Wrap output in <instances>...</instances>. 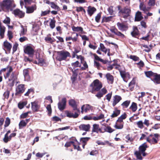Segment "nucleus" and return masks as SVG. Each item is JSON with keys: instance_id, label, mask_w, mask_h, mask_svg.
Wrapping results in <instances>:
<instances>
[{"instance_id": "51", "label": "nucleus", "mask_w": 160, "mask_h": 160, "mask_svg": "<svg viewBox=\"0 0 160 160\" xmlns=\"http://www.w3.org/2000/svg\"><path fill=\"white\" fill-rule=\"evenodd\" d=\"M94 66L98 69L99 70L100 69L101 66L99 62L94 61Z\"/></svg>"}, {"instance_id": "2", "label": "nucleus", "mask_w": 160, "mask_h": 160, "mask_svg": "<svg viewBox=\"0 0 160 160\" xmlns=\"http://www.w3.org/2000/svg\"><path fill=\"white\" fill-rule=\"evenodd\" d=\"M16 5L13 0H3L0 3V12L2 11H12Z\"/></svg>"}, {"instance_id": "8", "label": "nucleus", "mask_w": 160, "mask_h": 160, "mask_svg": "<svg viewBox=\"0 0 160 160\" xmlns=\"http://www.w3.org/2000/svg\"><path fill=\"white\" fill-rule=\"evenodd\" d=\"M26 9V13L28 14L32 13L37 9V6L36 4H33L31 6H25Z\"/></svg>"}, {"instance_id": "13", "label": "nucleus", "mask_w": 160, "mask_h": 160, "mask_svg": "<svg viewBox=\"0 0 160 160\" xmlns=\"http://www.w3.org/2000/svg\"><path fill=\"white\" fill-rule=\"evenodd\" d=\"M65 113L67 117L73 118H77L78 116L79 113V112H78L76 111L74 114L73 113L68 111H66Z\"/></svg>"}, {"instance_id": "21", "label": "nucleus", "mask_w": 160, "mask_h": 160, "mask_svg": "<svg viewBox=\"0 0 160 160\" xmlns=\"http://www.w3.org/2000/svg\"><path fill=\"white\" fill-rule=\"evenodd\" d=\"M92 132H96L98 133L99 132L101 133H103L101 129L99 128L98 124H94L93 125V128L92 130Z\"/></svg>"}, {"instance_id": "18", "label": "nucleus", "mask_w": 160, "mask_h": 160, "mask_svg": "<svg viewBox=\"0 0 160 160\" xmlns=\"http://www.w3.org/2000/svg\"><path fill=\"white\" fill-rule=\"evenodd\" d=\"M91 127L89 124H81L79 126V128L80 130L88 132L89 131Z\"/></svg>"}, {"instance_id": "62", "label": "nucleus", "mask_w": 160, "mask_h": 160, "mask_svg": "<svg viewBox=\"0 0 160 160\" xmlns=\"http://www.w3.org/2000/svg\"><path fill=\"white\" fill-rule=\"evenodd\" d=\"M74 142L73 141H71L70 142H68L65 144L64 146L67 148L70 147L72 144H73Z\"/></svg>"}, {"instance_id": "46", "label": "nucleus", "mask_w": 160, "mask_h": 160, "mask_svg": "<svg viewBox=\"0 0 160 160\" xmlns=\"http://www.w3.org/2000/svg\"><path fill=\"white\" fill-rule=\"evenodd\" d=\"M130 103V100H127L123 102L121 104V106H122L123 108H127L129 105Z\"/></svg>"}, {"instance_id": "38", "label": "nucleus", "mask_w": 160, "mask_h": 160, "mask_svg": "<svg viewBox=\"0 0 160 160\" xmlns=\"http://www.w3.org/2000/svg\"><path fill=\"white\" fill-rule=\"evenodd\" d=\"M153 81L155 83L157 84L160 83V75H155Z\"/></svg>"}, {"instance_id": "55", "label": "nucleus", "mask_w": 160, "mask_h": 160, "mask_svg": "<svg viewBox=\"0 0 160 160\" xmlns=\"http://www.w3.org/2000/svg\"><path fill=\"white\" fill-rule=\"evenodd\" d=\"M10 22V19L9 17H6L3 21V22L6 24H9Z\"/></svg>"}, {"instance_id": "49", "label": "nucleus", "mask_w": 160, "mask_h": 160, "mask_svg": "<svg viewBox=\"0 0 160 160\" xmlns=\"http://www.w3.org/2000/svg\"><path fill=\"white\" fill-rule=\"evenodd\" d=\"M27 103V101H24L22 102H20L18 104V107L20 109H22L24 106L26 105Z\"/></svg>"}, {"instance_id": "15", "label": "nucleus", "mask_w": 160, "mask_h": 160, "mask_svg": "<svg viewBox=\"0 0 160 160\" xmlns=\"http://www.w3.org/2000/svg\"><path fill=\"white\" fill-rule=\"evenodd\" d=\"M69 105L71 106L74 111H77L78 112H80V110L78 108L77 105L75 100L71 99L69 101Z\"/></svg>"}, {"instance_id": "27", "label": "nucleus", "mask_w": 160, "mask_h": 160, "mask_svg": "<svg viewBox=\"0 0 160 160\" xmlns=\"http://www.w3.org/2000/svg\"><path fill=\"white\" fill-rule=\"evenodd\" d=\"M133 31L131 32V34L132 37H135L139 34L138 30L137 27L136 26L133 27Z\"/></svg>"}, {"instance_id": "39", "label": "nucleus", "mask_w": 160, "mask_h": 160, "mask_svg": "<svg viewBox=\"0 0 160 160\" xmlns=\"http://www.w3.org/2000/svg\"><path fill=\"white\" fill-rule=\"evenodd\" d=\"M11 132L10 130L8 131L7 133L5 134L4 138H3V140L5 142H7L8 141L11 140V138H9L10 136H8V134Z\"/></svg>"}, {"instance_id": "12", "label": "nucleus", "mask_w": 160, "mask_h": 160, "mask_svg": "<svg viewBox=\"0 0 160 160\" xmlns=\"http://www.w3.org/2000/svg\"><path fill=\"white\" fill-rule=\"evenodd\" d=\"M66 100L65 98H63L61 102L58 103V107L59 109L62 111L65 108L66 105Z\"/></svg>"}, {"instance_id": "7", "label": "nucleus", "mask_w": 160, "mask_h": 160, "mask_svg": "<svg viewBox=\"0 0 160 160\" xmlns=\"http://www.w3.org/2000/svg\"><path fill=\"white\" fill-rule=\"evenodd\" d=\"M24 52L30 57H32L33 56L34 49L30 46H27L24 47Z\"/></svg>"}, {"instance_id": "24", "label": "nucleus", "mask_w": 160, "mask_h": 160, "mask_svg": "<svg viewBox=\"0 0 160 160\" xmlns=\"http://www.w3.org/2000/svg\"><path fill=\"white\" fill-rule=\"evenodd\" d=\"M32 109L33 111L36 112L38 111L40 106L36 102H31Z\"/></svg>"}, {"instance_id": "4", "label": "nucleus", "mask_w": 160, "mask_h": 160, "mask_svg": "<svg viewBox=\"0 0 160 160\" xmlns=\"http://www.w3.org/2000/svg\"><path fill=\"white\" fill-rule=\"evenodd\" d=\"M90 86L92 88L91 92L94 93V91H98L102 87V84L98 80H94L91 83Z\"/></svg>"}, {"instance_id": "40", "label": "nucleus", "mask_w": 160, "mask_h": 160, "mask_svg": "<svg viewBox=\"0 0 160 160\" xmlns=\"http://www.w3.org/2000/svg\"><path fill=\"white\" fill-rule=\"evenodd\" d=\"M120 111L119 110L116 109L113 112V113L111 115L112 118L118 116L120 113Z\"/></svg>"}, {"instance_id": "35", "label": "nucleus", "mask_w": 160, "mask_h": 160, "mask_svg": "<svg viewBox=\"0 0 160 160\" xmlns=\"http://www.w3.org/2000/svg\"><path fill=\"white\" fill-rule=\"evenodd\" d=\"M28 69H26L23 70V75L25 79L28 80L29 79V77L28 74Z\"/></svg>"}, {"instance_id": "58", "label": "nucleus", "mask_w": 160, "mask_h": 160, "mask_svg": "<svg viewBox=\"0 0 160 160\" xmlns=\"http://www.w3.org/2000/svg\"><path fill=\"white\" fill-rule=\"evenodd\" d=\"M18 44L17 43H15L13 46V48H12V50H13V52L14 53L15 52H16L17 49L18 47Z\"/></svg>"}, {"instance_id": "48", "label": "nucleus", "mask_w": 160, "mask_h": 160, "mask_svg": "<svg viewBox=\"0 0 160 160\" xmlns=\"http://www.w3.org/2000/svg\"><path fill=\"white\" fill-rule=\"evenodd\" d=\"M50 6L52 8L57 10L58 11L60 10L59 7L53 2L51 3Z\"/></svg>"}, {"instance_id": "16", "label": "nucleus", "mask_w": 160, "mask_h": 160, "mask_svg": "<svg viewBox=\"0 0 160 160\" xmlns=\"http://www.w3.org/2000/svg\"><path fill=\"white\" fill-rule=\"evenodd\" d=\"M110 30L111 32L114 33L117 36H120L122 38H123L124 36V35L123 34L118 31V30L114 27H111Z\"/></svg>"}, {"instance_id": "52", "label": "nucleus", "mask_w": 160, "mask_h": 160, "mask_svg": "<svg viewBox=\"0 0 160 160\" xmlns=\"http://www.w3.org/2000/svg\"><path fill=\"white\" fill-rule=\"evenodd\" d=\"M90 138L89 137H86V138H81V141L83 143H86V144L87 142L88 141V140L90 139Z\"/></svg>"}, {"instance_id": "56", "label": "nucleus", "mask_w": 160, "mask_h": 160, "mask_svg": "<svg viewBox=\"0 0 160 160\" xmlns=\"http://www.w3.org/2000/svg\"><path fill=\"white\" fill-rule=\"evenodd\" d=\"M79 62L78 61H76V62L72 63L71 65L73 69L75 68L78 67L79 66Z\"/></svg>"}, {"instance_id": "36", "label": "nucleus", "mask_w": 160, "mask_h": 160, "mask_svg": "<svg viewBox=\"0 0 160 160\" xmlns=\"http://www.w3.org/2000/svg\"><path fill=\"white\" fill-rule=\"evenodd\" d=\"M114 131V130L112 128L109 126H105L104 128V131H103V132H107L109 133H111Z\"/></svg>"}, {"instance_id": "60", "label": "nucleus", "mask_w": 160, "mask_h": 160, "mask_svg": "<svg viewBox=\"0 0 160 160\" xmlns=\"http://www.w3.org/2000/svg\"><path fill=\"white\" fill-rule=\"evenodd\" d=\"M30 112H27L22 114L20 116V118H25L27 117L29 113Z\"/></svg>"}, {"instance_id": "10", "label": "nucleus", "mask_w": 160, "mask_h": 160, "mask_svg": "<svg viewBox=\"0 0 160 160\" xmlns=\"http://www.w3.org/2000/svg\"><path fill=\"white\" fill-rule=\"evenodd\" d=\"M13 13L15 16H18L20 18H23L25 13L24 12L20 10L19 9H17L13 11Z\"/></svg>"}, {"instance_id": "5", "label": "nucleus", "mask_w": 160, "mask_h": 160, "mask_svg": "<svg viewBox=\"0 0 160 160\" xmlns=\"http://www.w3.org/2000/svg\"><path fill=\"white\" fill-rule=\"evenodd\" d=\"M159 140V135L157 133L152 134L146 138L147 141L151 144L157 143Z\"/></svg>"}, {"instance_id": "61", "label": "nucleus", "mask_w": 160, "mask_h": 160, "mask_svg": "<svg viewBox=\"0 0 160 160\" xmlns=\"http://www.w3.org/2000/svg\"><path fill=\"white\" fill-rule=\"evenodd\" d=\"M101 17V14L100 13H98L95 17V21L97 22H99V21Z\"/></svg>"}, {"instance_id": "14", "label": "nucleus", "mask_w": 160, "mask_h": 160, "mask_svg": "<svg viewBox=\"0 0 160 160\" xmlns=\"http://www.w3.org/2000/svg\"><path fill=\"white\" fill-rule=\"evenodd\" d=\"M117 24L118 29L122 31H126L128 29V26L123 22H118Z\"/></svg>"}, {"instance_id": "23", "label": "nucleus", "mask_w": 160, "mask_h": 160, "mask_svg": "<svg viewBox=\"0 0 160 160\" xmlns=\"http://www.w3.org/2000/svg\"><path fill=\"white\" fill-rule=\"evenodd\" d=\"M105 76L109 83L112 84L113 83L114 78L113 76L110 73H107Z\"/></svg>"}, {"instance_id": "25", "label": "nucleus", "mask_w": 160, "mask_h": 160, "mask_svg": "<svg viewBox=\"0 0 160 160\" xmlns=\"http://www.w3.org/2000/svg\"><path fill=\"white\" fill-rule=\"evenodd\" d=\"M143 19L141 12L140 11H138L136 13L135 17V21H139Z\"/></svg>"}, {"instance_id": "1", "label": "nucleus", "mask_w": 160, "mask_h": 160, "mask_svg": "<svg viewBox=\"0 0 160 160\" xmlns=\"http://www.w3.org/2000/svg\"><path fill=\"white\" fill-rule=\"evenodd\" d=\"M12 68L10 66H8L7 72L4 76L5 79L9 78L8 84V86L11 87L13 86L14 82L17 79V74L15 72H13L10 76V73L12 72Z\"/></svg>"}, {"instance_id": "37", "label": "nucleus", "mask_w": 160, "mask_h": 160, "mask_svg": "<svg viewBox=\"0 0 160 160\" xmlns=\"http://www.w3.org/2000/svg\"><path fill=\"white\" fill-rule=\"evenodd\" d=\"M5 30V27L0 25V36L1 38L4 37Z\"/></svg>"}, {"instance_id": "43", "label": "nucleus", "mask_w": 160, "mask_h": 160, "mask_svg": "<svg viewBox=\"0 0 160 160\" xmlns=\"http://www.w3.org/2000/svg\"><path fill=\"white\" fill-rule=\"evenodd\" d=\"M27 125V122L24 120H21L19 124V129H20L22 128L23 127L26 126Z\"/></svg>"}, {"instance_id": "64", "label": "nucleus", "mask_w": 160, "mask_h": 160, "mask_svg": "<svg viewBox=\"0 0 160 160\" xmlns=\"http://www.w3.org/2000/svg\"><path fill=\"white\" fill-rule=\"evenodd\" d=\"M45 40L47 42H48L50 43H52L54 42V40H53L51 37H47L45 38Z\"/></svg>"}, {"instance_id": "29", "label": "nucleus", "mask_w": 160, "mask_h": 160, "mask_svg": "<svg viewBox=\"0 0 160 160\" xmlns=\"http://www.w3.org/2000/svg\"><path fill=\"white\" fill-rule=\"evenodd\" d=\"M152 45L150 44L149 46H148L147 45L142 44L141 45V48H143L142 47L145 48L146 49H144L143 50L147 52H149L152 49Z\"/></svg>"}, {"instance_id": "59", "label": "nucleus", "mask_w": 160, "mask_h": 160, "mask_svg": "<svg viewBox=\"0 0 160 160\" xmlns=\"http://www.w3.org/2000/svg\"><path fill=\"white\" fill-rule=\"evenodd\" d=\"M21 28L22 30L20 33V35L21 36H23L24 35L26 32V30L24 29L23 26H22Z\"/></svg>"}, {"instance_id": "47", "label": "nucleus", "mask_w": 160, "mask_h": 160, "mask_svg": "<svg viewBox=\"0 0 160 160\" xmlns=\"http://www.w3.org/2000/svg\"><path fill=\"white\" fill-rule=\"evenodd\" d=\"M56 21L54 19H51L49 23V26L51 28L53 29L55 26Z\"/></svg>"}, {"instance_id": "53", "label": "nucleus", "mask_w": 160, "mask_h": 160, "mask_svg": "<svg viewBox=\"0 0 160 160\" xmlns=\"http://www.w3.org/2000/svg\"><path fill=\"white\" fill-rule=\"evenodd\" d=\"M10 120L9 118L8 117H7L6 118V120L5 121V123L4 124L5 127H8L10 124Z\"/></svg>"}, {"instance_id": "50", "label": "nucleus", "mask_w": 160, "mask_h": 160, "mask_svg": "<svg viewBox=\"0 0 160 160\" xmlns=\"http://www.w3.org/2000/svg\"><path fill=\"white\" fill-rule=\"evenodd\" d=\"M50 12V11L49 10L43 11H42L40 15L41 16H44L48 14Z\"/></svg>"}, {"instance_id": "6", "label": "nucleus", "mask_w": 160, "mask_h": 160, "mask_svg": "<svg viewBox=\"0 0 160 160\" xmlns=\"http://www.w3.org/2000/svg\"><path fill=\"white\" fill-rule=\"evenodd\" d=\"M70 56V53L66 51H61L58 52V55L56 58L57 60L59 61L65 60L67 57Z\"/></svg>"}, {"instance_id": "41", "label": "nucleus", "mask_w": 160, "mask_h": 160, "mask_svg": "<svg viewBox=\"0 0 160 160\" xmlns=\"http://www.w3.org/2000/svg\"><path fill=\"white\" fill-rule=\"evenodd\" d=\"M142 153L138 151H136L134 152V154L136 157L137 159L141 160L142 159V158L141 156Z\"/></svg>"}, {"instance_id": "34", "label": "nucleus", "mask_w": 160, "mask_h": 160, "mask_svg": "<svg viewBox=\"0 0 160 160\" xmlns=\"http://www.w3.org/2000/svg\"><path fill=\"white\" fill-rule=\"evenodd\" d=\"M136 124L138 127L140 129H142L144 127L143 123L142 120L136 122Z\"/></svg>"}, {"instance_id": "45", "label": "nucleus", "mask_w": 160, "mask_h": 160, "mask_svg": "<svg viewBox=\"0 0 160 160\" xmlns=\"http://www.w3.org/2000/svg\"><path fill=\"white\" fill-rule=\"evenodd\" d=\"M112 18V16H110L106 17H103L102 20V22H108L111 21Z\"/></svg>"}, {"instance_id": "17", "label": "nucleus", "mask_w": 160, "mask_h": 160, "mask_svg": "<svg viewBox=\"0 0 160 160\" xmlns=\"http://www.w3.org/2000/svg\"><path fill=\"white\" fill-rule=\"evenodd\" d=\"M92 107L89 104L83 105L81 107V112L82 113L84 112H86L91 110H92Z\"/></svg>"}, {"instance_id": "20", "label": "nucleus", "mask_w": 160, "mask_h": 160, "mask_svg": "<svg viewBox=\"0 0 160 160\" xmlns=\"http://www.w3.org/2000/svg\"><path fill=\"white\" fill-rule=\"evenodd\" d=\"M72 29L74 32H79V34L85 33L83 28L80 27H75L73 26L72 27Z\"/></svg>"}, {"instance_id": "31", "label": "nucleus", "mask_w": 160, "mask_h": 160, "mask_svg": "<svg viewBox=\"0 0 160 160\" xmlns=\"http://www.w3.org/2000/svg\"><path fill=\"white\" fill-rule=\"evenodd\" d=\"M79 34L78 33L75 32L72 33V41L74 42L77 41L78 40V37Z\"/></svg>"}, {"instance_id": "22", "label": "nucleus", "mask_w": 160, "mask_h": 160, "mask_svg": "<svg viewBox=\"0 0 160 160\" xmlns=\"http://www.w3.org/2000/svg\"><path fill=\"white\" fill-rule=\"evenodd\" d=\"M99 49H100L101 51L104 52L105 53H106L108 52V55L109 56V53L110 52V50L109 49H107L104 46L103 44L102 43H100V48H99Z\"/></svg>"}, {"instance_id": "9", "label": "nucleus", "mask_w": 160, "mask_h": 160, "mask_svg": "<svg viewBox=\"0 0 160 160\" xmlns=\"http://www.w3.org/2000/svg\"><path fill=\"white\" fill-rule=\"evenodd\" d=\"M148 148V146L145 142L142 144L139 147L138 151L142 153L143 157L145 156L146 155V153L145 152V151Z\"/></svg>"}, {"instance_id": "11", "label": "nucleus", "mask_w": 160, "mask_h": 160, "mask_svg": "<svg viewBox=\"0 0 160 160\" xmlns=\"http://www.w3.org/2000/svg\"><path fill=\"white\" fill-rule=\"evenodd\" d=\"M25 90L24 85L20 84L16 88L15 95H17L22 93L25 91Z\"/></svg>"}, {"instance_id": "19", "label": "nucleus", "mask_w": 160, "mask_h": 160, "mask_svg": "<svg viewBox=\"0 0 160 160\" xmlns=\"http://www.w3.org/2000/svg\"><path fill=\"white\" fill-rule=\"evenodd\" d=\"M122 99V98L119 95H116L113 97V102L112 105L113 107L115 106Z\"/></svg>"}, {"instance_id": "57", "label": "nucleus", "mask_w": 160, "mask_h": 160, "mask_svg": "<svg viewBox=\"0 0 160 160\" xmlns=\"http://www.w3.org/2000/svg\"><path fill=\"white\" fill-rule=\"evenodd\" d=\"M130 58L135 61H138L139 60V58L138 57L134 55L130 56Z\"/></svg>"}, {"instance_id": "28", "label": "nucleus", "mask_w": 160, "mask_h": 160, "mask_svg": "<svg viewBox=\"0 0 160 160\" xmlns=\"http://www.w3.org/2000/svg\"><path fill=\"white\" fill-rule=\"evenodd\" d=\"M96 9L95 8L89 6L88 9V14L90 16H91L96 11Z\"/></svg>"}, {"instance_id": "63", "label": "nucleus", "mask_w": 160, "mask_h": 160, "mask_svg": "<svg viewBox=\"0 0 160 160\" xmlns=\"http://www.w3.org/2000/svg\"><path fill=\"white\" fill-rule=\"evenodd\" d=\"M79 36L81 37L82 39L84 41H89V38L85 35H82L79 34Z\"/></svg>"}, {"instance_id": "30", "label": "nucleus", "mask_w": 160, "mask_h": 160, "mask_svg": "<svg viewBox=\"0 0 160 160\" xmlns=\"http://www.w3.org/2000/svg\"><path fill=\"white\" fill-rule=\"evenodd\" d=\"M114 127L116 129H122L123 127V123L116 122Z\"/></svg>"}, {"instance_id": "42", "label": "nucleus", "mask_w": 160, "mask_h": 160, "mask_svg": "<svg viewBox=\"0 0 160 160\" xmlns=\"http://www.w3.org/2000/svg\"><path fill=\"white\" fill-rule=\"evenodd\" d=\"M104 115L102 114H101L99 116L94 117L92 118V119L95 121L104 118Z\"/></svg>"}, {"instance_id": "33", "label": "nucleus", "mask_w": 160, "mask_h": 160, "mask_svg": "<svg viewBox=\"0 0 160 160\" xmlns=\"http://www.w3.org/2000/svg\"><path fill=\"white\" fill-rule=\"evenodd\" d=\"M139 8L140 9L143 11L144 13H146V12L148 10V9L146 8V6L144 4L143 2H141L140 3Z\"/></svg>"}, {"instance_id": "54", "label": "nucleus", "mask_w": 160, "mask_h": 160, "mask_svg": "<svg viewBox=\"0 0 160 160\" xmlns=\"http://www.w3.org/2000/svg\"><path fill=\"white\" fill-rule=\"evenodd\" d=\"M140 92H138V94H140ZM141 95L138 96V100L139 101H140L141 100H142V98L144 97V96H145L146 95V93L144 92H142L140 93Z\"/></svg>"}, {"instance_id": "44", "label": "nucleus", "mask_w": 160, "mask_h": 160, "mask_svg": "<svg viewBox=\"0 0 160 160\" xmlns=\"http://www.w3.org/2000/svg\"><path fill=\"white\" fill-rule=\"evenodd\" d=\"M135 83V80L134 79H133L129 83V87H130V88L131 90L132 91L133 90Z\"/></svg>"}, {"instance_id": "32", "label": "nucleus", "mask_w": 160, "mask_h": 160, "mask_svg": "<svg viewBox=\"0 0 160 160\" xmlns=\"http://www.w3.org/2000/svg\"><path fill=\"white\" fill-rule=\"evenodd\" d=\"M130 109H131L132 112H135L137 109V106L136 103L133 102L130 107Z\"/></svg>"}, {"instance_id": "26", "label": "nucleus", "mask_w": 160, "mask_h": 160, "mask_svg": "<svg viewBox=\"0 0 160 160\" xmlns=\"http://www.w3.org/2000/svg\"><path fill=\"white\" fill-rule=\"evenodd\" d=\"M4 48L6 49L8 51H10L12 48V45L7 41L3 42Z\"/></svg>"}, {"instance_id": "3", "label": "nucleus", "mask_w": 160, "mask_h": 160, "mask_svg": "<svg viewBox=\"0 0 160 160\" xmlns=\"http://www.w3.org/2000/svg\"><path fill=\"white\" fill-rule=\"evenodd\" d=\"M118 10L119 11V15L121 17L124 18H126L130 15L131 10L128 7H125L122 8L121 6H118L117 7Z\"/></svg>"}]
</instances>
